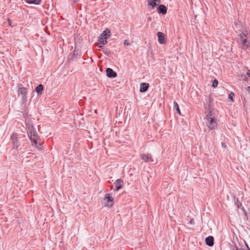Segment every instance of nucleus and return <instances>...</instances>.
Returning a JSON list of instances; mask_svg holds the SVG:
<instances>
[{
	"label": "nucleus",
	"instance_id": "nucleus-20",
	"mask_svg": "<svg viewBox=\"0 0 250 250\" xmlns=\"http://www.w3.org/2000/svg\"><path fill=\"white\" fill-rule=\"evenodd\" d=\"M213 112L211 110H210L207 116V119L214 118Z\"/></svg>",
	"mask_w": 250,
	"mask_h": 250
},
{
	"label": "nucleus",
	"instance_id": "nucleus-25",
	"mask_svg": "<svg viewBox=\"0 0 250 250\" xmlns=\"http://www.w3.org/2000/svg\"><path fill=\"white\" fill-rule=\"evenodd\" d=\"M124 43L125 45H129L130 44L129 42L126 40L124 41Z\"/></svg>",
	"mask_w": 250,
	"mask_h": 250
},
{
	"label": "nucleus",
	"instance_id": "nucleus-8",
	"mask_svg": "<svg viewBox=\"0 0 250 250\" xmlns=\"http://www.w3.org/2000/svg\"><path fill=\"white\" fill-rule=\"evenodd\" d=\"M106 75L108 78H114L117 77V73L115 71L110 68H107L106 69Z\"/></svg>",
	"mask_w": 250,
	"mask_h": 250
},
{
	"label": "nucleus",
	"instance_id": "nucleus-21",
	"mask_svg": "<svg viewBox=\"0 0 250 250\" xmlns=\"http://www.w3.org/2000/svg\"><path fill=\"white\" fill-rule=\"evenodd\" d=\"M174 108H175V109L179 114H181L178 104L176 102H174Z\"/></svg>",
	"mask_w": 250,
	"mask_h": 250
},
{
	"label": "nucleus",
	"instance_id": "nucleus-24",
	"mask_svg": "<svg viewBox=\"0 0 250 250\" xmlns=\"http://www.w3.org/2000/svg\"><path fill=\"white\" fill-rule=\"evenodd\" d=\"M218 84V81L216 79H214L212 82V86L213 87L215 88L217 86Z\"/></svg>",
	"mask_w": 250,
	"mask_h": 250
},
{
	"label": "nucleus",
	"instance_id": "nucleus-10",
	"mask_svg": "<svg viewBox=\"0 0 250 250\" xmlns=\"http://www.w3.org/2000/svg\"><path fill=\"white\" fill-rule=\"evenodd\" d=\"M158 37V42L160 44H165L166 43L165 35L161 32H158L157 33Z\"/></svg>",
	"mask_w": 250,
	"mask_h": 250
},
{
	"label": "nucleus",
	"instance_id": "nucleus-23",
	"mask_svg": "<svg viewBox=\"0 0 250 250\" xmlns=\"http://www.w3.org/2000/svg\"><path fill=\"white\" fill-rule=\"evenodd\" d=\"M102 51L107 56H109L110 54V51L107 48H104Z\"/></svg>",
	"mask_w": 250,
	"mask_h": 250
},
{
	"label": "nucleus",
	"instance_id": "nucleus-18",
	"mask_svg": "<svg viewBox=\"0 0 250 250\" xmlns=\"http://www.w3.org/2000/svg\"><path fill=\"white\" fill-rule=\"evenodd\" d=\"M25 1L28 4H40L42 0H25Z\"/></svg>",
	"mask_w": 250,
	"mask_h": 250
},
{
	"label": "nucleus",
	"instance_id": "nucleus-26",
	"mask_svg": "<svg viewBox=\"0 0 250 250\" xmlns=\"http://www.w3.org/2000/svg\"><path fill=\"white\" fill-rule=\"evenodd\" d=\"M189 223H190V224H193V223H194V219H190V220L189 221Z\"/></svg>",
	"mask_w": 250,
	"mask_h": 250
},
{
	"label": "nucleus",
	"instance_id": "nucleus-15",
	"mask_svg": "<svg viewBox=\"0 0 250 250\" xmlns=\"http://www.w3.org/2000/svg\"><path fill=\"white\" fill-rule=\"evenodd\" d=\"M148 4L154 7L161 3V0H147Z\"/></svg>",
	"mask_w": 250,
	"mask_h": 250
},
{
	"label": "nucleus",
	"instance_id": "nucleus-32",
	"mask_svg": "<svg viewBox=\"0 0 250 250\" xmlns=\"http://www.w3.org/2000/svg\"><path fill=\"white\" fill-rule=\"evenodd\" d=\"M249 213H250V209H249Z\"/></svg>",
	"mask_w": 250,
	"mask_h": 250
},
{
	"label": "nucleus",
	"instance_id": "nucleus-27",
	"mask_svg": "<svg viewBox=\"0 0 250 250\" xmlns=\"http://www.w3.org/2000/svg\"><path fill=\"white\" fill-rule=\"evenodd\" d=\"M247 75L250 77V70H248L247 73Z\"/></svg>",
	"mask_w": 250,
	"mask_h": 250
},
{
	"label": "nucleus",
	"instance_id": "nucleus-14",
	"mask_svg": "<svg viewBox=\"0 0 250 250\" xmlns=\"http://www.w3.org/2000/svg\"><path fill=\"white\" fill-rule=\"evenodd\" d=\"M107 39V37H103V36H101L99 40V42L100 45H99V47L100 48H103V45L106 44L107 42L106 41V39Z\"/></svg>",
	"mask_w": 250,
	"mask_h": 250
},
{
	"label": "nucleus",
	"instance_id": "nucleus-28",
	"mask_svg": "<svg viewBox=\"0 0 250 250\" xmlns=\"http://www.w3.org/2000/svg\"><path fill=\"white\" fill-rule=\"evenodd\" d=\"M246 90H247L248 92H250V86H248V87L246 88Z\"/></svg>",
	"mask_w": 250,
	"mask_h": 250
},
{
	"label": "nucleus",
	"instance_id": "nucleus-7",
	"mask_svg": "<svg viewBox=\"0 0 250 250\" xmlns=\"http://www.w3.org/2000/svg\"><path fill=\"white\" fill-rule=\"evenodd\" d=\"M104 200H106L107 202V204H105V206L111 207L113 205V199L112 197H111L109 194H106L104 196Z\"/></svg>",
	"mask_w": 250,
	"mask_h": 250
},
{
	"label": "nucleus",
	"instance_id": "nucleus-16",
	"mask_svg": "<svg viewBox=\"0 0 250 250\" xmlns=\"http://www.w3.org/2000/svg\"><path fill=\"white\" fill-rule=\"evenodd\" d=\"M81 57V51L79 50L75 49L73 51V55L72 58L73 59L77 60Z\"/></svg>",
	"mask_w": 250,
	"mask_h": 250
},
{
	"label": "nucleus",
	"instance_id": "nucleus-29",
	"mask_svg": "<svg viewBox=\"0 0 250 250\" xmlns=\"http://www.w3.org/2000/svg\"><path fill=\"white\" fill-rule=\"evenodd\" d=\"M73 0V2L75 4L76 3H77L79 0Z\"/></svg>",
	"mask_w": 250,
	"mask_h": 250
},
{
	"label": "nucleus",
	"instance_id": "nucleus-4",
	"mask_svg": "<svg viewBox=\"0 0 250 250\" xmlns=\"http://www.w3.org/2000/svg\"><path fill=\"white\" fill-rule=\"evenodd\" d=\"M141 158L145 162L150 163L152 164H155L156 163V161L152 158L150 154H142L141 155Z\"/></svg>",
	"mask_w": 250,
	"mask_h": 250
},
{
	"label": "nucleus",
	"instance_id": "nucleus-6",
	"mask_svg": "<svg viewBox=\"0 0 250 250\" xmlns=\"http://www.w3.org/2000/svg\"><path fill=\"white\" fill-rule=\"evenodd\" d=\"M207 120L208 121L207 126L210 130L214 129L217 127V123L214 117Z\"/></svg>",
	"mask_w": 250,
	"mask_h": 250
},
{
	"label": "nucleus",
	"instance_id": "nucleus-1",
	"mask_svg": "<svg viewBox=\"0 0 250 250\" xmlns=\"http://www.w3.org/2000/svg\"><path fill=\"white\" fill-rule=\"evenodd\" d=\"M26 127L27 129V134L32 145L39 150H41L42 148L41 140L33 125L29 123H26Z\"/></svg>",
	"mask_w": 250,
	"mask_h": 250
},
{
	"label": "nucleus",
	"instance_id": "nucleus-13",
	"mask_svg": "<svg viewBox=\"0 0 250 250\" xmlns=\"http://www.w3.org/2000/svg\"><path fill=\"white\" fill-rule=\"evenodd\" d=\"M149 87V84L146 83H142L140 84V92L141 93L146 92Z\"/></svg>",
	"mask_w": 250,
	"mask_h": 250
},
{
	"label": "nucleus",
	"instance_id": "nucleus-30",
	"mask_svg": "<svg viewBox=\"0 0 250 250\" xmlns=\"http://www.w3.org/2000/svg\"><path fill=\"white\" fill-rule=\"evenodd\" d=\"M222 146L223 147H225L226 146L225 143H222Z\"/></svg>",
	"mask_w": 250,
	"mask_h": 250
},
{
	"label": "nucleus",
	"instance_id": "nucleus-19",
	"mask_svg": "<svg viewBox=\"0 0 250 250\" xmlns=\"http://www.w3.org/2000/svg\"><path fill=\"white\" fill-rule=\"evenodd\" d=\"M110 30L109 29H106L101 35V36H103V37H107V38H108L110 36Z\"/></svg>",
	"mask_w": 250,
	"mask_h": 250
},
{
	"label": "nucleus",
	"instance_id": "nucleus-17",
	"mask_svg": "<svg viewBox=\"0 0 250 250\" xmlns=\"http://www.w3.org/2000/svg\"><path fill=\"white\" fill-rule=\"evenodd\" d=\"M43 90V86L42 84H40L39 85H38L35 89V90L38 95L42 94Z\"/></svg>",
	"mask_w": 250,
	"mask_h": 250
},
{
	"label": "nucleus",
	"instance_id": "nucleus-9",
	"mask_svg": "<svg viewBox=\"0 0 250 250\" xmlns=\"http://www.w3.org/2000/svg\"><path fill=\"white\" fill-rule=\"evenodd\" d=\"M124 181L121 179H117L114 183V185L115 186V189L114 190L118 191L119 189L122 188L123 185Z\"/></svg>",
	"mask_w": 250,
	"mask_h": 250
},
{
	"label": "nucleus",
	"instance_id": "nucleus-12",
	"mask_svg": "<svg viewBox=\"0 0 250 250\" xmlns=\"http://www.w3.org/2000/svg\"><path fill=\"white\" fill-rule=\"evenodd\" d=\"M205 242L208 246L212 247L214 245V237L212 236H209L206 238Z\"/></svg>",
	"mask_w": 250,
	"mask_h": 250
},
{
	"label": "nucleus",
	"instance_id": "nucleus-22",
	"mask_svg": "<svg viewBox=\"0 0 250 250\" xmlns=\"http://www.w3.org/2000/svg\"><path fill=\"white\" fill-rule=\"evenodd\" d=\"M234 96V94L233 92H230V93L229 94V99L230 100V101L231 102H234V100H233V97Z\"/></svg>",
	"mask_w": 250,
	"mask_h": 250
},
{
	"label": "nucleus",
	"instance_id": "nucleus-31",
	"mask_svg": "<svg viewBox=\"0 0 250 250\" xmlns=\"http://www.w3.org/2000/svg\"><path fill=\"white\" fill-rule=\"evenodd\" d=\"M147 20H148V21H151V17H148V18H147Z\"/></svg>",
	"mask_w": 250,
	"mask_h": 250
},
{
	"label": "nucleus",
	"instance_id": "nucleus-3",
	"mask_svg": "<svg viewBox=\"0 0 250 250\" xmlns=\"http://www.w3.org/2000/svg\"><path fill=\"white\" fill-rule=\"evenodd\" d=\"M18 93L19 95H21L22 99L24 100H26L27 98V89L23 87L22 84H19L18 85Z\"/></svg>",
	"mask_w": 250,
	"mask_h": 250
},
{
	"label": "nucleus",
	"instance_id": "nucleus-5",
	"mask_svg": "<svg viewBox=\"0 0 250 250\" xmlns=\"http://www.w3.org/2000/svg\"><path fill=\"white\" fill-rule=\"evenodd\" d=\"M10 141L13 145V148L17 150L19 148V144L16 133H13L11 137Z\"/></svg>",
	"mask_w": 250,
	"mask_h": 250
},
{
	"label": "nucleus",
	"instance_id": "nucleus-2",
	"mask_svg": "<svg viewBox=\"0 0 250 250\" xmlns=\"http://www.w3.org/2000/svg\"><path fill=\"white\" fill-rule=\"evenodd\" d=\"M249 34L247 30H244L238 35L239 42L242 43V48L246 49L249 46L250 42L248 41Z\"/></svg>",
	"mask_w": 250,
	"mask_h": 250
},
{
	"label": "nucleus",
	"instance_id": "nucleus-11",
	"mask_svg": "<svg viewBox=\"0 0 250 250\" xmlns=\"http://www.w3.org/2000/svg\"><path fill=\"white\" fill-rule=\"evenodd\" d=\"M157 10L159 13L165 15L167 12V8L165 5L161 4L158 6Z\"/></svg>",
	"mask_w": 250,
	"mask_h": 250
}]
</instances>
